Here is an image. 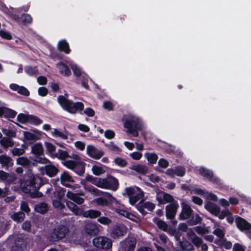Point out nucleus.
<instances>
[{"instance_id":"1","label":"nucleus","mask_w":251,"mask_h":251,"mask_svg":"<svg viewBox=\"0 0 251 251\" xmlns=\"http://www.w3.org/2000/svg\"><path fill=\"white\" fill-rule=\"evenodd\" d=\"M42 183L41 178L33 174L30 170L24 179L20 180V188L22 191L29 194L32 198H40L42 196V193L38 191Z\"/></svg>"},{"instance_id":"2","label":"nucleus","mask_w":251,"mask_h":251,"mask_svg":"<svg viewBox=\"0 0 251 251\" xmlns=\"http://www.w3.org/2000/svg\"><path fill=\"white\" fill-rule=\"evenodd\" d=\"M124 127L126 128V133L133 137L138 136V132L141 130L143 125L140 119L134 116H129L126 120Z\"/></svg>"},{"instance_id":"3","label":"nucleus","mask_w":251,"mask_h":251,"mask_svg":"<svg viewBox=\"0 0 251 251\" xmlns=\"http://www.w3.org/2000/svg\"><path fill=\"white\" fill-rule=\"evenodd\" d=\"M57 100L63 109L72 114H75L77 110H82L83 108V104L82 102H73L62 96H58Z\"/></svg>"},{"instance_id":"4","label":"nucleus","mask_w":251,"mask_h":251,"mask_svg":"<svg viewBox=\"0 0 251 251\" xmlns=\"http://www.w3.org/2000/svg\"><path fill=\"white\" fill-rule=\"evenodd\" d=\"M126 192L129 198V201L134 205L143 197V192L138 187H130L126 189Z\"/></svg>"},{"instance_id":"5","label":"nucleus","mask_w":251,"mask_h":251,"mask_svg":"<svg viewBox=\"0 0 251 251\" xmlns=\"http://www.w3.org/2000/svg\"><path fill=\"white\" fill-rule=\"evenodd\" d=\"M68 228L63 225L56 226L50 235V239L52 241H56L63 238L68 232Z\"/></svg>"},{"instance_id":"6","label":"nucleus","mask_w":251,"mask_h":251,"mask_svg":"<svg viewBox=\"0 0 251 251\" xmlns=\"http://www.w3.org/2000/svg\"><path fill=\"white\" fill-rule=\"evenodd\" d=\"M31 152L33 154L37 156L35 161L40 164H46L49 161L45 157H39L43 154L44 150L42 145L41 143H36L31 147Z\"/></svg>"},{"instance_id":"7","label":"nucleus","mask_w":251,"mask_h":251,"mask_svg":"<svg viewBox=\"0 0 251 251\" xmlns=\"http://www.w3.org/2000/svg\"><path fill=\"white\" fill-rule=\"evenodd\" d=\"M93 244L98 248L104 250H108L112 247V241L109 238L104 237L100 236L95 238L93 240Z\"/></svg>"},{"instance_id":"8","label":"nucleus","mask_w":251,"mask_h":251,"mask_svg":"<svg viewBox=\"0 0 251 251\" xmlns=\"http://www.w3.org/2000/svg\"><path fill=\"white\" fill-rule=\"evenodd\" d=\"M24 140L32 143L39 140L41 137V133L38 130H33L29 131H24L23 132Z\"/></svg>"},{"instance_id":"9","label":"nucleus","mask_w":251,"mask_h":251,"mask_svg":"<svg viewBox=\"0 0 251 251\" xmlns=\"http://www.w3.org/2000/svg\"><path fill=\"white\" fill-rule=\"evenodd\" d=\"M95 202L97 205L101 206H106L114 202L118 203V201L109 193H106L105 198H99L95 199Z\"/></svg>"},{"instance_id":"10","label":"nucleus","mask_w":251,"mask_h":251,"mask_svg":"<svg viewBox=\"0 0 251 251\" xmlns=\"http://www.w3.org/2000/svg\"><path fill=\"white\" fill-rule=\"evenodd\" d=\"M66 197L77 204H81L84 201L85 195L82 192L74 193L68 191L67 192Z\"/></svg>"},{"instance_id":"11","label":"nucleus","mask_w":251,"mask_h":251,"mask_svg":"<svg viewBox=\"0 0 251 251\" xmlns=\"http://www.w3.org/2000/svg\"><path fill=\"white\" fill-rule=\"evenodd\" d=\"M178 206V203L176 201H174L166 206V216L167 219H173L174 218Z\"/></svg>"},{"instance_id":"12","label":"nucleus","mask_w":251,"mask_h":251,"mask_svg":"<svg viewBox=\"0 0 251 251\" xmlns=\"http://www.w3.org/2000/svg\"><path fill=\"white\" fill-rule=\"evenodd\" d=\"M100 226L96 223H89L84 227L85 232L92 236L98 234L100 231Z\"/></svg>"},{"instance_id":"13","label":"nucleus","mask_w":251,"mask_h":251,"mask_svg":"<svg viewBox=\"0 0 251 251\" xmlns=\"http://www.w3.org/2000/svg\"><path fill=\"white\" fill-rule=\"evenodd\" d=\"M86 151L90 157L96 159H100L104 154L102 151L97 149L92 145H88L86 148Z\"/></svg>"},{"instance_id":"14","label":"nucleus","mask_w":251,"mask_h":251,"mask_svg":"<svg viewBox=\"0 0 251 251\" xmlns=\"http://www.w3.org/2000/svg\"><path fill=\"white\" fill-rule=\"evenodd\" d=\"M181 207L182 210L179 214V219L183 220L190 218L193 211L191 207L184 202L181 203Z\"/></svg>"},{"instance_id":"15","label":"nucleus","mask_w":251,"mask_h":251,"mask_svg":"<svg viewBox=\"0 0 251 251\" xmlns=\"http://www.w3.org/2000/svg\"><path fill=\"white\" fill-rule=\"evenodd\" d=\"M156 200L158 201L159 203H165L167 202L172 203L174 201H176L171 195L162 191L157 192Z\"/></svg>"},{"instance_id":"16","label":"nucleus","mask_w":251,"mask_h":251,"mask_svg":"<svg viewBox=\"0 0 251 251\" xmlns=\"http://www.w3.org/2000/svg\"><path fill=\"white\" fill-rule=\"evenodd\" d=\"M235 223L237 227L241 231H250L251 230V225L241 217H237L235 219Z\"/></svg>"},{"instance_id":"17","label":"nucleus","mask_w":251,"mask_h":251,"mask_svg":"<svg viewBox=\"0 0 251 251\" xmlns=\"http://www.w3.org/2000/svg\"><path fill=\"white\" fill-rule=\"evenodd\" d=\"M136 243V240L133 237L126 238L121 242L122 246L125 251H133Z\"/></svg>"},{"instance_id":"18","label":"nucleus","mask_w":251,"mask_h":251,"mask_svg":"<svg viewBox=\"0 0 251 251\" xmlns=\"http://www.w3.org/2000/svg\"><path fill=\"white\" fill-rule=\"evenodd\" d=\"M127 228L124 225H119L114 226L111 232V236L114 238H118L124 236L126 233Z\"/></svg>"},{"instance_id":"19","label":"nucleus","mask_w":251,"mask_h":251,"mask_svg":"<svg viewBox=\"0 0 251 251\" xmlns=\"http://www.w3.org/2000/svg\"><path fill=\"white\" fill-rule=\"evenodd\" d=\"M204 207L209 212L215 216H218L220 213V207L217 206L216 204L211 201H209L205 202Z\"/></svg>"},{"instance_id":"20","label":"nucleus","mask_w":251,"mask_h":251,"mask_svg":"<svg viewBox=\"0 0 251 251\" xmlns=\"http://www.w3.org/2000/svg\"><path fill=\"white\" fill-rule=\"evenodd\" d=\"M118 185V180L112 176L105 178V189L116 190Z\"/></svg>"},{"instance_id":"21","label":"nucleus","mask_w":251,"mask_h":251,"mask_svg":"<svg viewBox=\"0 0 251 251\" xmlns=\"http://www.w3.org/2000/svg\"><path fill=\"white\" fill-rule=\"evenodd\" d=\"M60 181L62 185L67 187H71L70 182H74L73 177L66 172H63L60 175Z\"/></svg>"},{"instance_id":"22","label":"nucleus","mask_w":251,"mask_h":251,"mask_svg":"<svg viewBox=\"0 0 251 251\" xmlns=\"http://www.w3.org/2000/svg\"><path fill=\"white\" fill-rule=\"evenodd\" d=\"M115 211L119 215H122L132 221H135L137 223H139L140 222V219L139 218H137L133 214L126 211L118 208H115Z\"/></svg>"},{"instance_id":"23","label":"nucleus","mask_w":251,"mask_h":251,"mask_svg":"<svg viewBox=\"0 0 251 251\" xmlns=\"http://www.w3.org/2000/svg\"><path fill=\"white\" fill-rule=\"evenodd\" d=\"M24 247V239L18 237L15 240L14 243L11 247V251H23Z\"/></svg>"},{"instance_id":"24","label":"nucleus","mask_w":251,"mask_h":251,"mask_svg":"<svg viewBox=\"0 0 251 251\" xmlns=\"http://www.w3.org/2000/svg\"><path fill=\"white\" fill-rule=\"evenodd\" d=\"M16 177L15 175H10L8 173L3 171H0V179L3 181H6L8 183H11L15 180Z\"/></svg>"},{"instance_id":"25","label":"nucleus","mask_w":251,"mask_h":251,"mask_svg":"<svg viewBox=\"0 0 251 251\" xmlns=\"http://www.w3.org/2000/svg\"><path fill=\"white\" fill-rule=\"evenodd\" d=\"M0 164L2 167H9L13 165L12 159L5 154L0 155Z\"/></svg>"},{"instance_id":"26","label":"nucleus","mask_w":251,"mask_h":251,"mask_svg":"<svg viewBox=\"0 0 251 251\" xmlns=\"http://www.w3.org/2000/svg\"><path fill=\"white\" fill-rule=\"evenodd\" d=\"M10 88L14 91H16L18 93L27 96L29 95V92L26 88L23 86H20L16 84H11L10 85Z\"/></svg>"},{"instance_id":"27","label":"nucleus","mask_w":251,"mask_h":251,"mask_svg":"<svg viewBox=\"0 0 251 251\" xmlns=\"http://www.w3.org/2000/svg\"><path fill=\"white\" fill-rule=\"evenodd\" d=\"M66 205L75 215H79L82 214L81 210L74 202L71 201H67Z\"/></svg>"},{"instance_id":"28","label":"nucleus","mask_w":251,"mask_h":251,"mask_svg":"<svg viewBox=\"0 0 251 251\" xmlns=\"http://www.w3.org/2000/svg\"><path fill=\"white\" fill-rule=\"evenodd\" d=\"M82 214L85 218L94 219L99 217L101 215V212L98 210L90 209L84 212Z\"/></svg>"},{"instance_id":"29","label":"nucleus","mask_w":251,"mask_h":251,"mask_svg":"<svg viewBox=\"0 0 251 251\" xmlns=\"http://www.w3.org/2000/svg\"><path fill=\"white\" fill-rule=\"evenodd\" d=\"M73 171L79 176H82L85 171V163L83 162H76Z\"/></svg>"},{"instance_id":"30","label":"nucleus","mask_w":251,"mask_h":251,"mask_svg":"<svg viewBox=\"0 0 251 251\" xmlns=\"http://www.w3.org/2000/svg\"><path fill=\"white\" fill-rule=\"evenodd\" d=\"M214 228V230L213 231V233L220 239L223 240L225 235V231L224 228L217 225H215Z\"/></svg>"},{"instance_id":"31","label":"nucleus","mask_w":251,"mask_h":251,"mask_svg":"<svg viewBox=\"0 0 251 251\" xmlns=\"http://www.w3.org/2000/svg\"><path fill=\"white\" fill-rule=\"evenodd\" d=\"M34 209L36 212L44 214L48 211L49 207L46 203L41 202L35 205Z\"/></svg>"},{"instance_id":"32","label":"nucleus","mask_w":251,"mask_h":251,"mask_svg":"<svg viewBox=\"0 0 251 251\" xmlns=\"http://www.w3.org/2000/svg\"><path fill=\"white\" fill-rule=\"evenodd\" d=\"M16 163L17 164L24 167H29L32 164L31 161L28 158L24 156L18 157L16 159Z\"/></svg>"},{"instance_id":"33","label":"nucleus","mask_w":251,"mask_h":251,"mask_svg":"<svg viewBox=\"0 0 251 251\" xmlns=\"http://www.w3.org/2000/svg\"><path fill=\"white\" fill-rule=\"evenodd\" d=\"M15 142L13 140L9 138L4 137L0 140V145L4 148L12 147L14 145Z\"/></svg>"},{"instance_id":"34","label":"nucleus","mask_w":251,"mask_h":251,"mask_svg":"<svg viewBox=\"0 0 251 251\" xmlns=\"http://www.w3.org/2000/svg\"><path fill=\"white\" fill-rule=\"evenodd\" d=\"M57 67L59 70L60 73L64 75L69 76L71 74L69 67L63 63L57 64Z\"/></svg>"},{"instance_id":"35","label":"nucleus","mask_w":251,"mask_h":251,"mask_svg":"<svg viewBox=\"0 0 251 251\" xmlns=\"http://www.w3.org/2000/svg\"><path fill=\"white\" fill-rule=\"evenodd\" d=\"M46 173L50 176H55L58 172V169L52 165H47L45 166Z\"/></svg>"},{"instance_id":"36","label":"nucleus","mask_w":251,"mask_h":251,"mask_svg":"<svg viewBox=\"0 0 251 251\" xmlns=\"http://www.w3.org/2000/svg\"><path fill=\"white\" fill-rule=\"evenodd\" d=\"M130 169L141 174H145L148 172L147 167L140 164L133 165L130 167Z\"/></svg>"},{"instance_id":"37","label":"nucleus","mask_w":251,"mask_h":251,"mask_svg":"<svg viewBox=\"0 0 251 251\" xmlns=\"http://www.w3.org/2000/svg\"><path fill=\"white\" fill-rule=\"evenodd\" d=\"M52 157L64 160L69 157L68 152L62 150H58L57 152L52 155Z\"/></svg>"},{"instance_id":"38","label":"nucleus","mask_w":251,"mask_h":251,"mask_svg":"<svg viewBox=\"0 0 251 251\" xmlns=\"http://www.w3.org/2000/svg\"><path fill=\"white\" fill-rule=\"evenodd\" d=\"M11 218L14 221L20 223L24 220L25 214L22 212L14 213L11 215Z\"/></svg>"},{"instance_id":"39","label":"nucleus","mask_w":251,"mask_h":251,"mask_svg":"<svg viewBox=\"0 0 251 251\" xmlns=\"http://www.w3.org/2000/svg\"><path fill=\"white\" fill-rule=\"evenodd\" d=\"M58 48L60 50L63 51L66 53L70 52L69 45L65 40L61 41L58 43Z\"/></svg>"},{"instance_id":"40","label":"nucleus","mask_w":251,"mask_h":251,"mask_svg":"<svg viewBox=\"0 0 251 251\" xmlns=\"http://www.w3.org/2000/svg\"><path fill=\"white\" fill-rule=\"evenodd\" d=\"M154 222L159 229L164 231H167L168 226L165 222L158 219H154Z\"/></svg>"},{"instance_id":"41","label":"nucleus","mask_w":251,"mask_h":251,"mask_svg":"<svg viewBox=\"0 0 251 251\" xmlns=\"http://www.w3.org/2000/svg\"><path fill=\"white\" fill-rule=\"evenodd\" d=\"M144 156L148 161L152 164L155 163L158 159L157 154L154 153H146Z\"/></svg>"},{"instance_id":"42","label":"nucleus","mask_w":251,"mask_h":251,"mask_svg":"<svg viewBox=\"0 0 251 251\" xmlns=\"http://www.w3.org/2000/svg\"><path fill=\"white\" fill-rule=\"evenodd\" d=\"M200 174L204 177L208 179H211L213 176V173L211 171L206 169L203 167H201L199 169Z\"/></svg>"},{"instance_id":"43","label":"nucleus","mask_w":251,"mask_h":251,"mask_svg":"<svg viewBox=\"0 0 251 251\" xmlns=\"http://www.w3.org/2000/svg\"><path fill=\"white\" fill-rule=\"evenodd\" d=\"M2 132L6 136V138H13L16 137V132L15 130L10 129L9 128H2Z\"/></svg>"},{"instance_id":"44","label":"nucleus","mask_w":251,"mask_h":251,"mask_svg":"<svg viewBox=\"0 0 251 251\" xmlns=\"http://www.w3.org/2000/svg\"><path fill=\"white\" fill-rule=\"evenodd\" d=\"M93 184L100 188L105 189V178H96L93 180Z\"/></svg>"},{"instance_id":"45","label":"nucleus","mask_w":251,"mask_h":251,"mask_svg":"<svg viewBox=\"0 0 251 251\" xmlns=\"http://www.w3.org/2000/svg\"><path fill=\"white\" fill-rule=\"evenodd\" d=\"M92 171L94 175L100 176L103 174L105 172V170L102 167L94 165L92 167Z\"/></svg>"},{"instance_id":"46","label":"nucleus","mask_w":251,"mask_h":251,"mask_svg":"<svg viewBox=\"0 0 251 251\" xmlns=\"http://www.w3.org/2000/svg\"><path fill=\"white\" fill-rule=\"evenodd\" d=\"M65 190L62 188L57 189L53 194V199L62 200L65 196Z\"/></svg>"},{"instance_id":"47","label":"nucleus","mask_w":251,"mask_h":251,"mask_svg":"<svg viewBox=\"0 0 251 251\" xmlns=\"http://www.w3.org/2000/svg\"><path fill=\"white\" fill-rule=\"evenodd\" d=\"M51 134L53 137H59L63 139H66L68 138L66 133L60 132L56 128L53 129Z\"/></svg>"},{"instance_id":"48","label":"nucleus","mask_w":251,"mask_h":251,"mask_svg":"<svg viewBox=\"0 0 251 251\" xmlns=\"http://www.w3.org/2000/svg\"><path fill=\"white\" fill-rule=\"evenodd\" d=\"M195 231L200 235H204L209 232L208 228L206 227H203L201 226H197L194 227Z\"/></svg>"},{"instance_id":"49","label":"nucleus","mask_w":251,"mask_h":251,"mask_svg":"<svg viewBox=\"0 0 251 251\" xmlns=\"http://www.w3.org/2000/svg\"><path fill=\"white\" fill-rule=\"evenodd\" d=\"M189 240L197 248L200 247L201 245L203 242L202 238L197 235H196Z\"/></svg>"},{"instance_id":"50","label":"nucleus","mask_w":251,"mask_h":251,"mask_svg":"<svg viewBox=\"0 0 251 251\" xmlns=\"http://www.w3.org/2000/svg\"><path fill=\"white\" fill-rule=\"evenodd\" d=\"M28 123L34 125H39L42 123V121L36 116L29 115Z\"/></svg>"},{"instance_id":"51","label":"nucleus","mask_w":251,"mask_h":251,"mask_svg":"<svg viewBox=\"0 0 251 251\" xmlns=\"http://www.w3.org/2000/svg\"><path fill=\"white\" fill-rule=\"evenodd\" d=\"M25 150L23 148H14L10 150V152L13 156H20L25 153Z\"/></svg>"},{"instance_id":"52","label":"nucleus","mask_w":251,"mask_h":251,"mask_svg":"<svg viewBox=\"0 0 251 251\" xmlns=\"http://www.w3.org/2000/svg\"><path fill=\"white\" fill-rule=\"evenodd\" d=\"M201 221V218L197 214L188 221V224L190 226H194L200 223Z\"/></svg>"},{"instance_id":"53","label":"nucleus","mask_w":251,"mask_h":251,"mask_svg":"<svg viewBox=\"0 0 251 251\" xmlns=\"http://www.w3.org/2000/svg\"><path fill=\"white\" fill-rule=\"evenodd\" d=\"M61 200H58V199H52V204L53 206L57 208L58 209H62L65 207V206L64 204H63L61 201Z\"/></svg>"},{"instance_id":"54","label":"nucleus","mask_w":251,"mask_h":251,"mask_svg":"<svg viewBox=\"0 0 251 251\" xmlns=\"http://www.w3.org/2000/svg\"><path fill=\"white\" fill-rule=\"evenodd\" d=\"M45 146L48 153L50 154H52V153L55 151L56 149V147L54 145L47 142H45Z\"/></svg>"},{"instance_id":"55","label":"nucleus","mask_w":251,"mask_h":251,"mask_svg":"<svg viewBox=\"0 0 251 251\" xmlns=\"http://www.w3.org/2000/svg\"><path fill=\"white\" fill-rule=\"evenodd\" d=\"M105 146L110 151L115 152H119L121 151L120 149L116 145H114L113 142H110L108 144H107L105 145Z\"/></svg>"},{"instance_id":"56","label":"nucleus","mask_w":251,"mask_h":251,"mask_svg":"<svg viewBox=\"0 0 251 251\" xmlns=\"http://www.w3.org/2000/svg\"><path fill=\"white\" fill-rule=\"evenodd\" d=\"M98 222L102 225H108L111 223L112 221L108 217L102 216L98 218Z\"/></svg>"},{"instance_id":"57","label":"nucleus","mask_w":251,"mask_h":251,"mask_svg":"<svg viewBox=\"0 0 251 251\" xmlns=\"http://www.w3.org/2000/svg\"><path fill=\"white\" fill-rule=\"evenodd\" d=\"M175 175L178 176H183L185 173V169L181 166H177L175 168Z\"/></svg>"},{"instance_id":"58","label":"nucleus","mask_w":251,"mask_h":251,"mask_svg":"<svg viewBox=\"0 0 251 251\" xmlns=\"http://www.w3.org/2000/svg\"><path fill=\"white\" fill-rule=\"evenodd\" d=\"M29 115H25L24 114H20L17 116L18 121L21 123H24L25 122H28Z\"/></svg>"},{"instance_id":"59","label":"nucleus","mask_w":251,"mask_h":251,"mask_svg":"<svg viewBox=\"0 0 251 251\" xmlns=\"http://www.w3.org/2000/svg\"><path fill=\"white\" fill-rule=\"evenodd\" d=\"M21 20L25 24H29L32 21L31 16L27 14H24L21 15L20 17Z\"/></svg>"},{"instance_id":"60","label":"nucleus","mask_w":251,"mask_h":251,"mask_svg":"<svg viewBox=\"0 0 251 251\" xmlns=\"http://www.w3.org/2000/svg\"><path fill=\"white\" fill-rule=\"evenodd\" d=\"M71 66L74 74L77 77L80 76L81 75V72L77 65L75 64H71Z\"/></svg>"},{"instance_id":"61","label":"nucleus","mask_w":251,"mask_h":251,"mask_svg":"<svg viewBox=\"0 0 251 251\" xmlns=\"http://www.w3.org/2000/svg\"><path fill=\"white\" fill-rule=\"evenodd\" d=\"M25 72L29 75H35L37 73V69L36 67H32L31 66H26L25 69Z\"/></svg>"},{"instance_id":"62","label":"nucleus","mask_w":251,"mask_h":251,"mask_svg":"<svg viewBox=\"0 0 251 251\" xmlns=\"http://www.w3.org/2000/svg\"><path fill=\"white\" fill-rule=\"evenodd\" d=\"M76 162L73 160H67L63 162V165L67 168L73 170Z\"/></svg>"},{"instance_id":"63","label":"nucleus","mask_w":251,"mask_h":251,"mask_svg":"<svg viewBox=\"0 0 251 251\" xmlns=\"http://www.w3.org/2000/svg\"><path fill=\"white\" fill-rule=\"evenodd\" d=\"M142 206L144 208H146L150 211L153 210L155 207V204L149 201H147L143 203Z\"/></svg>"},{"instance_id":"64","label":"nucleus","mask_w":251,"mask_h":251,"mask_svg":"<svg viewBox=\"0 0 251 251\" xmlns=\"http://www.w3.org/2000/svg\"><path fill=\"white\" fill-rule=\"evenodd\" d=\"M232 251H245V247L239 243L234 244Z\"/></svg>"}]
</instances>
